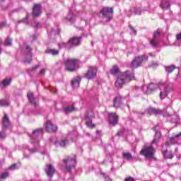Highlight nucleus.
Listing matches in <instances>:
<instances>
[{
	"label": "nucleus",
	"mask_w": 181,
	"mask_h": 181,
	"mask_svg": "<svg viewBox=\"0 0 181 181\" xmlns=\"http://www.w3.org/2000/svg\"><path fill=\"white\" fill-rule=\"evenodd\" d=\"M65 64V70L66 71H70V73H73V71H76L77 70V66H78V60L76 59L68 58L64 61Z\"/></svg>",
	"instance_id": "nucleus-4"
},
{
	"label": "nucleus",
	"mask_w": 181,
	"mask_h": 181,
	"mask_svg": "<svg viewBox=\"0 0 181 181\" xmlns=\"http://www.w3.org/2000/svg\"><path fill=\"white\" fill-rule=\"evenodd\" d=\"M147 112L150 115H158L159 114H162V110L153 107H149L147 109Z\"/></svg>",
	"instance_id": "nucleus-23"
},
{
	"label": "nucleus",
	"mask_w": 181,
	"mask_h": 181,
	"mask_svg": "<svg viewBox=\"0 0 181 181\" xmlns=\"http://www.w3.org/2000/svg\"><path fill=\"white\" fill-rule=\"evenodd\" d=\"M129 27L130 28V29L133 32V33L134 35H136V30H135V28H134V27L132 25H129Z\"/></svg>",
	"instance_id": "nucleus-44"
},
{
	"label": "nucleus",
	"mask_w": 181,
	"mask_h": 181,
	"mask_svg": "<svg viewBox=\"0 0 181 181\" xmlns=\"http://www.w3.org/2000/svg\"><path fill=\"white\" fill-rule=\"evenodd\" d=\"M66 19L68 22H70V23H74V21H76V16H74L73 11H70L66 16Z\"/></svg>",
	"instance_id": "nucleus-25"
},
{
	"label": "nucleus",
	"mask_w": 181,
	"mask_h": 181,
	"mask_svg": "<svg viewBox=\"0 0 181 181\" xmlns=\"http://www.w3.org/2000/svg\"><path fill=\"white\" fill-rule=\"evenodd\" d=\"M80 81H81V79H80V78H76L71 81V86L74 87H78L80 86Z\"/></svg>",
	"instance_id": "nucleus-34"
},
{
	"label": "nucleus",
	"mask_w": 181,
	"mask_h": 181,
	"mask_svg": "<svg viewBox=\"0 0 181 181\" xmlns=\"http://www.w3.org/2000/svg\"><path fill=\"white\" fill-rule=\"evenodd\" d=\"M39 66H35L32 68V71H34V70H36Z\"/></svg>",
	"instance_id": "nucleus-51"
},
{
	"label": "nucleus",
	"mask_w": 181,
	"mask_h": 181,
	"mask_svg": "<svg viewBox=\"0 0 181 181\" xmlns=\"http://www.w3.org/2000/svg\"><path fill=\"white\" fill-rule=\"evenodd\" d=\"M32 62V48L27 45L24 51V64H30Z\"/></svg>",
	"instance_id": "nucleus-9"
},
{
	"label": "nucleus",
	"mask_w": 181,
	"mask_h": 181,
	"mask_svg": "<svg viewBox=\"0 0 181 181\" xmlns=\"http://www.w3.org/2000/svg\"><path fill=\"white\" fill-rule=\"evenodd\" d=\"M162 9H169L170 8V3L169 1H162L160 4Z\"/></svg>",
	"instance_id": "nucleus-30"
},
{
	"label": "nucleus",
	"mask_w": 181,
	"mask_h": 181,
	"mask_svg": "<svg viewBox=\"0 0 181 181\" xmlns=\"http://www.w3.org/2000/svg\"><path fill=\"white\" fill-rule=\"evenodd\" d=\"M121 104H122L121 96H116L113 100V107L119 108V107H121Z\"/></svg>",
	"instance_id": "nucleus-24"
},
{
	"label": "nucleus",
	"mask_w": 181,
	"mask_h": 181,
	"mask_svg": "<svg viewBox=\"0 0 181 181\" xmlns=\"http://www.w3.org/2000/svg\"><path fill=\"white\" fill-rule=\"evenodd\" d=\"M159 138H160V134H159L158 132H156L154 138L151 141V145H153V144H158V142H159Z\"/></svg>",
	"instance_id": "nucleus-36"
},
{
	"label": "nucleus",
	"mask_w": 181,
	"mask_h": 181,
	"mask_svg": "<svg viewBox=\"0 0 181 181\" xmlns=\"http://www.w3.org/2000/svg\"><path fill=\"white\" fill-rule=\"evenodd\" d=\"M6 136V134L5 133V131L2 129V131L0 132V139H4V138Z\"/></svg>",
	"instance_id": "nucleus-41"
},
{
	"label": "nucleus",
	"mask_w": 181,
	"mask_h": 181,
	"mask_svg": "<svg viewBox=\"0 0 181 181\" xmlns=\"http://www.w3.org/2000/svg\"><path fill=\"white\" fill-rule=\"evenodd\" d=\"M4 26H5V23L1 22L0 23V29H2V28H4Z\"/></svg>",
	"instance_id": "nucleus-46"
},
{
	"label": "nucleus",
	"mask_w": 181,
	"mask_h": 181,
	"mask_svg": "<svg viewBox=\"0 0 181 181\" xmlns=\"http://www.w3.org/2000/svg\"><path fill=\"white\" fill-rule=\"evenodd\" d=\"M43 129H37L34 130L32 135L30 136V138L31 139V144H34V145L39 144L40 139L43 136Z\"/></svg>",
	"instance_id": "nucleus-7"
},
{
	"label": "nucleus",
	"mask_w": 181,
	"mask_h": 181,
	"mask_svg": "<svg viewBox=\"0 0 181 181\" xmlns=\"http://www.w3.org/2000/svg\"><path fill=\"white\" fill-rule=\"evenodd\" d=\"M63 162L65 165V170L66 172H71V170L76 168V163L75 158L68 157L64 158Z\"/></svg>",
	"instance_id": "nucleus-8"
},
{
	"label": "nucleus",
	"mask_w": 181,
	"mask_h": 181,
	"mask_svg": "<svg viewBox=\"0 0 181 181\" xmlns=\"http://www.w3.org/2000/svg\"><path fill=\"white\" fill-rule=\"evenodd\" d=\"M181 145V132L174 136L170 137L169 139L166 141L165 146H170V145Z\"/></svg>",
	"instance_id": "nucleus-10"
},
{
	"label": "nucleus",
	"mask_w": 181,
	"mask_h": 181,
	"mask_svg": "<svg viewBox=\"0 0 181 181\" xmlns=\"http://www.w3.org/2000/svg\"><path fill=\"white\" fill-rule=\"evenodd\" d=\"M159 36H160L159 30L156 31L153 34V39L150 41V45H151L153 47H159V44L158 43Z\"/></svg>",
	"instance_id": "nucleus-17"
},
{
	"label": "nucleus",
	"mask_w": 181,
	"mask_h": 181,
	"mask_svg": "<svg viewBox=\"0 0 181 181\" xmlns=\"http://www.w3.org/2000/svg\"><path fill=\"white\" fill-rule=\"evenodd\" d=\"M96 134H100V131H99V130H97V131H96Z\"/></svg>",
	"instance_id": "nucleus-57"
},
{
	"label": "nucleus",
	"mask_w": 181,
	"mask_h": 181,
	"mask_svg": "<svg viewBox=\"0 0 181 181\" xmlns=\"http://www.w3.org/2000/svg\"><path fill=\"white\" fill-rule=\"evenodd\" d=\"M45 129L47 132H56L57 131V126L53 124L49 120L45 124Z\"/></svg>",
	"instance_id": "nucleus-20"
},
{
	"label": "nucleus",
	"mask_w": 181,
	"mask_h": 181,
	"mask_svg": "<svg viewBox=\"0 0 181 181\" xmlns=\"http://www.w3.org/2000/svg\"><path fill=\"white\" fill-rule=\"evenodd\" d=\"M36 149H30V153H35V152H36Z\"/></svg>",
	"instance_id": "nucleus-50"
},
{
	"label": "nucleus",
	"mask_w": 181,
	"mask_h": 181,
	"mask_svg": "<svg viewBox=\"0 0 181 181\" xmlns=\"http://www.w3.org/2000/svg\"><path fill=\"white\" fill-rule=\"evenodd\" d=\"M11 83H12V78H5L1 82L2 86L4 87H8V86H9V84H11Z\"/></svg>",
	"instance_id": "nucleus-35"
},
{
	"label": "nucleus",
	"mask_w": 181,
	"mask_h": 181,
	"mask_svg": "<svg viewBox=\"0 0 181 181\" xmlns=\"http://www.w3.org/2000/svg\"><path fill=\"white\" fill-rule=\"evenodd\" d=\"M9 105V103L6 100H0V107H8Z\"/></svg>",
	"instance_id": "nucleus-38"
},
{
	"label": "nucleus",
	"mask_w": 181,
	"mask_h": 181,
	"mask_svg": "<svg viewBox=\"0 0 181 181\" xmlns=\"http://www.w3.org/2000/svg\"><path fill=\"white\" fill-rule=\"evenodd\" d=\"M79 30H84V28L80 27V28H79Z\"/></svg>",
	"instance_id": "nucleus-55"
},
{
	"label": "nucleus",
	"mask_w": 181,
	"mask_h": 181,
	"mask_svg": "<svg viewBox=\"0 0 181 181\" xmlns=\"http://www.w3.org/2000/svg\"><path fill=\"white\" fill-rule=\"evenodd\" d=\"M108 119H109V124L110 125H112V127H115V125H117V124H118V116L117 115V113L115 112L109 113Z\"/></svg>",
	"instance_id": "nucleus-16"
},
{
	"label": "nucleus",
	"mask_w": 181,
	"mask_h": 181,
	"mask_svg": "<svg viewBox=\"0 0 181 181\" xmlns=\"http://www.w3.org/2000/svg\"><path fill=\"white\" fill-rule=\"evenodd\" d=\"M52 32H53V30H52Z\"/></svg>",
	"instance_id": "nucleus-61"
},
{
	"label": "nucleus",
	"mask_w": 181,
	"mask_h": 181,
	"mask_svg": "<svg viewBox=\"0 0 181 181\" xmlns=\"http://www.w3.org/2000/svg\"><path fill=\"white\" fill-rule=\"evenodd\" d=\"M84 23H87V21L86 20L83 21Z\"/></svg>",
	"instance_id": "nucleus-58"
},
{
	"label": "nucleus",
	"mask_w": 181,
	"mask_h": 181,
	"mask_svg": "<svg viewBox=\"0 0 181 181\" xmlns=\"http://www.w3.org/2000/svg\"><path fill=\"white\" fill-rule=\"evenodd\" d=\"M155 152H156V150L152 145H144L140 151V153L147 159H155Z\"/></svg>",
	"instance_id": "nucleus-3"
},
{
	"label": "nucleus",
	"mask_w": 181,
	"mask_h": 181,
	"mask_svg": "<svg viewBox=\"0 0 181 181\" xmlns=\"http://www.w3.org/2000/svg\"><path fill=\"white\" fill-rule=\"evenodd\" d=\"M160 86V83L158 84V83H151L150 84H148V86L146 87V90L144 91V93L146 94H152L153 91H156V90L159 88Z\"/></svg>",
	"instance_id": "nucleus-14"
},
{
	"label": "nucleus",
	"mask_w": 181,
	"mask_h": 181,
	"mask_svg": "<svg viewBox=\"0 0 181 181\" xmlns=\"http://www.w3.org/2000/svg\"><path fill=\"white\" fill-rule=\"evenodd\" d=\"M97 76V67L95 66H90L87 72L85 74V78H88V80H93Z\"/></svg>",
	"instance_id": "nucleus-13"
},
{
	"label": "nucleus",
	"mask_w": 181,
	"mask_h": 181,
	"mask_svg": "<svg viewBox=\"0 0 181 181\" xmlns=\"http://www.w3.org/2000/svg\"><path fill=\"white\" fill-rule=\"evenodd\" d=\"M4 46H12V38L7 37L4 41Z\"/></svg>",
	"instance_id": "nucleus-37"
},
{
	"label": "nucleus",
	"mask_w": 181,
	"mask_h": 181,
	"mask_svg": "<svg viewBox=\"0 0 181 181\" xmlns=\"http://www.w3.org/2000/svg\"><path fill=\"white\" fill-rule=\"evenodd\" d=\"M175 69L176 66L175 65L165 66V70L168 74H170Z\"/></svg>",
	"instance_id": "nucleus-32"
},
{
	"label": "nucleus",
	"mask_w": 181,
	"mask_h": 181,
	"mask_svg": "<svg viewBox=\"0 0 181 181\" xmlns=\"http://www.w3.org/2000/svg\"><path fill=\"white\" fill-rule=\"evenodd\" d=\"M136 15H141V11H136Z\"/></svg>",
	"instance_id": "nucleus-53"
},
{
	"label": "nucleus",
	"mask_w": 181,
	"mask_h": 181,
	"mask_svg": "<svg viewBox=\"0 0 181 181\" xmlns=\"http://www.w3.org/2000/svg\"><path fill=\"white\" fill-rule=\"evenodd\" d=\"M82 37H73L69 40L67 42H62L59 44L58 46L59 49H67V50H70V49H73V47H76L78 46L81 43Z\"/></svg>",
	"instance_id": "nucleus-2"
},
{
	"label": "nucleus",
	"mask_w": 181,
	"mask_h": 181,
	"mask_svg": "<svg viewBox=\"0 0 181 181\" xmlns=\"http://www.w3.org/2000/svg\"><path fill=\"white\" fill-rule=\"evenodd\" d=\"M45 52L47 54H52V56H57L59 54V50L55 49H47Z\"/></svg>",
	"instance_id": "nucleus-27"
},
{
	"label": "nucleus",
	"mask_w": 181,
	"mask_h": 181,
	"mask_svg": "<svg viewBox=\"0 0 181 181\" xmlns=\"http://www.w3.org/2000/svg\"><path fill=\"white\" fill-rule=\"evenodd\" d=\"M95 117V115H94V112L91 111L86 113L85 121L88 128H94V127H95V124H93V119H94Z\"/></svg>",
	"instance_id": "nucleus-11"
},
{
	"label": "nucleus",
	"mask_w": 181,
	"mask_h": 181,
	"mask_svg": "<svg viewBox=\"0 0 181 181\" xmlns=\"http://www.w3.org/2000/svg\"><path fill=\"white\" fill-rule=\"evenodd\" d=\"M100 15H102V18L105 22H110L112 19V14L114 13V9L110 7H104L100 12Z\"/></svg>",
	"instance_id": "nucleus-6"
},
{
	"label": "nucleus",
	"mask_w": 181,
	"mask_h": 181,
	"mask_svg": "<svg viewBox=\"0 0 181 181\" xmlns=\"http://www.w3.org/2000/svg\"><path fill=\"white\" fill-rule=\"evenodd\" d=\"M154 131H156V127H154Z\"/></svg>",
	"instance_id": "nucleus-59"
},
{
	"label": "nucleus",
	"mask_w": 181,
	"mask_h": 181,
	"mask_svg": "<svg viewBox=\"0 0 181 181\" xmlns=\"http://www.w3.org/2000/svg\"><path fill=\"white\" fill-rule=\"evenodd\" d=\"M8 128H11V122L9 121V117H8V115L4 114L2 121V129L3 131H6Z\"/></svg>",
	"instance_id": "nucleus-19"
},
{
	"label": "nucleus",
	"mask_w": 181,
	"mask_h": 181,
	"mask_svg": "<svg viewBox=\"0 0 181 181\" xmlns=\"http://www.w3.org/2000/svg\"><path fill=\"white\" fill-rule=\"evenodd\" d=\"M160 98V100H165L168 97V94L172 91V84L170 83H160L159 86Z\"/></svg>",
	"instance_id": "nucleus-5"
},
{
	"label": "nucleus",
	"mask_w": 181,
	"mask_h": 181,
	"mask_svg": "<svg viewBox=\"0 0 181 181\" xmlns=\"http://www.w3.org/2000/svg\"><path fill=\"white\" fill-rule=\"evenodd\" d=\"M9 170H16V169H19V167L16 166V164H13L8 168Z\"/></svg>",
	"instance_id": "nucleus-42"
},
{
	"label": "nucleus",
	"mask_w": 181,
	"mask_h": 181,
	"mask_svg": "<svg viewBox=\"0 0 181 181\" xmlns=\"http://www.w3.org/2000/svg\"><path fill=\"white\" fill-rule=\"evenodd\" d=\"M6 177H9V173H2L0 175V179H1V180L6 179Z\"/></svg>",
	"instance_id": "nucleus-39"
},
{
	"label": "nucleus",
	"mask_w": 181,
	"mask_h": 181,
	"mask_svg": "<svg viewBox=\"0 0 181 181\" xmlns=\"http://www.w3.org/2000/svg\"><path fill=\"white\" fill-rule=\"evenodd\" d=\"M148 56H151V57H155V54H153L152 52L148 53Z\"/></svg>",
	"instance_id": "nucleus-52"
},
{
	"label": "nucleus",
	"mask_w": 181,
	"mask_h": 181,
	"mask_svg": "<svg viewBox=\"0 0 181 181\" xmlns=\"http://www.w3.org/2000/svg\"><path fill=\"white\" fill-rule=\"evenodd\" d=\"M124 181H135L134 178L129 177L124 180Z\"/></svg>",
	"instance_id": "nucleus-45"
},
{
	"label": "nucleus",
	"mask_w": 181,
	"mask_h": 181,
	"mask_svg": "<svg viewBox=\"0 0 181 181\" xmlns=\"http://www.w3.org/2000/svg\"><path fill=\"white\" fill-rule=\"evenodd\" d=\"M168 119H170V122L173 124H177L180 121L179 116L176 115H169Z\"/></svg>",
	"instance_id": "nucleus-26"
},
{
	"label": "nucleus",
	"mask_w": 181,
	"mask_h": 181,
	"mask_svg": "<svg viewBox=\"0 0 181 181\" xmlns=\"http://www.w3.org/2000/svg\"><path fill=\"white\" fill-rule=\"evenodd\" d=\"M134 79L135 75L134 74L133 71H127L118 76L115 83V86L117 88H122V86H124L127 81H131Z\"/></svg>",
	"instance_id": "nucleus-1"
},
{
	"label": "nucleus",
	"mask_w": 181,
	"mask_h": 181,
	"mask_svg": "<svg viewBox=\"0 0 181 181\" xmlns=\"http://www.w3.org/2000/svg\"><path fill=\"white\" fill-rule=\"evenodd\" d=\"M77 109L74 107V106H68L64 108V111L66 112V114H69V112H73L74 111H76Z\"/></svg>",
	"instance_id": "nucleus-33"
},
{
	"label": "nucleus",
	"mask_w": 181,
	"mask_h": 181,
	"mask_svg": "<svg viewBox=\"0 0 181 181\" xmlns=\"http://www.w3.org/2000/svg\"><path fill=\"white\" fill-rule=\"evenodd\" d=\"M101 175H103V177L105 179V181H111V178L110 177V176L104 173H102Z\"/></svg>",
	"instance_id": "nucleus-40"
},
{
	"label": "nucleus",
	"mask_w": 181,
	"mask_h": 181,
	"mask_svg": "<svg viewBox=\"0 0 181 181\" xmlns=\"http://www.w3.org/2000/svg\"><path fill=\"white\" fill-rule=\"evenodd\" d=\"M118 136H122V131H119V132L117 133V134Z\"/></svg>",
	"instance_id": "nucleus-47"
},
{
	"label": "nucleus",
	"mask_w": 181,
	"mask_h": 181,
	"mask_svg": "<svg viewBox=\"0 0 181 181\" xmlns=\"http://www.w3.org/2000/svg\"><path fill=\"white\" fill-rule=\"evenodd\" d=\"M143 90H145V86L143 87Z\"/></svg>",
	"instance_id": "nucleus-60"
},
{
	"label": "nucleus",
	"mask_w": 181,
	"mask_h": 181,
	"mask_svg": "<svg viewBox=\"0 0 181 181\" xmlns=\"http://www.w3.org/2000/svg\"><path fill=\"white\" fill-rule=\"evenodd\" d=\"M162 153L163 156H165L167 159H172V158H173V153H172L170 151H164L162 149Z\"/></svg>",
	"instance_id": "nucleus-29"
},
{
	"label": "nucleus",
	"mask_w": 181,
	"mask_h": 181,
	"mask_svg": "<svg viewBox=\"0 0 181 181\" xmlns=\"http://www.w3.org/2000/svg\"><path fill=\"white\" fill-rule=\"evenodd\" d=\"M146 60H148V57L145 55L136 57L134 60L132 62V67L133 69H136L137 67H139L141 64H142L143 62H145Z\"/></svg>",
	"instance_id": "nucleus-12"
},
{
	"label": "nucleus",
	"mask_w": 181,
	"mask_h": 181,
	"mask_svg": "<svg viewBox=\"0 0 181 181\" xmlns=\"http://www.w3.org/2000/svg\"><path fill=\"white\" fill-rule=\"evenodd\" d=\"M56 169L54 168V167H53L52 164L46 165L45 173L48 177H49V179H52V177H53V175H54Z\"/></svg>",
	"instance_id": "nucleus-18"
},
{
	"label": "nucleus",
	"mask_w": 181,
	"mask_h": 181,
	"mask_svg": "<svg viewBox=\"0 0 181 181\" xmlns=\"http://www.w3.org/2000/svg\"><path fill=\"white\" fill-rule=\"evenodd\" d=\"M110 74H112V76L119 74V68H118L117 66H113V67L110 69Z\"/></svg>",
	"instance_id": "nucleus-31"
},
{
	"label": "nucleus",
	"mask_w": 181,
	"mask_h": 181,
	"mask_svg": "<svg viewBox=\"0 0 181 181\" xmlns=\"http://www.w3.org/2000/svg\"><path fill=\"white\" fill-rule=\"evenodd\" d=\"M42 13V6L40 4L34 5L33 8V16L37 18Z\"/></svg>",
	"instance_id": "nucleus-22"
},
{
	"label": "nucleus",
	"mask_w": 181,
	"mask_h": 181,
	"mask_svg": "<svg viewBox=\"0 0 181 181\" xmlns=\"http://www.w3.org/2000/svg\"><path fill=\"white\" fill-rule=\"evenodd\" d=\"M69 137L62 138V139L57 140L54 142V145L57 147L64 148V147L67 146V145H69Z\"/></svg>",
	"instance_id": "nucleus-15"
},
{
	"label": "nucleus",
	"mask_w": 181,
	"mask_h": 181,
	"mask_svg": "<svg viewBox=\"0 0 181 181\" xmlns=\"http://www.w3.org/2000/svg\"><path fill=\"white\" fill-rule=\"evenodd\" d=\"M43 74H45V69H42V70L40 71V76H43Z\"/></svg>",
	"instance_id": "nucleus-48"
},
{
	"label": "nucleus",
	"mask_w": 181,
	"mask_h": 181,
	"mask_svg": "<svg viewBox=\"0 0 181 181\" xmlns=\"http://www.w3.org/2000/svg\"><path fill=\"white\" fill-rule=\"evenodd\" d=\"M27 97L31 105H33V107H36L37 105V103H39V99L37 98H35L32 93H28Z\"/></svg>",
	"instance_id": "nucleus-21"
},
{
	"label": "nucleus",
	"mask_w": 181,
	"mask_h": 181,
	"mask_svg": "<svg viewBox=\"0 0 181 181\" xmlns=\"http://www.w3.org/2000/svg\"><path fill=\"white\" fill-rule=\"evenodd\" d=\"M37 36H36V35H33L32 36H31V37H33V38H35V37H36Z\"/></svg>",
	"instance_id": "nucleus-56"
},
{
	"label": "nucleus",
	"mask_w": 181,
	"mask_h": 181,
	"mask_svg": "<svg viewBox=\"0 0 181 181\" xmlns=\"http://www.w3.org/2000/svg\"><path fill=\"white\" fill-rule=\"evenodd\" d=\"M29 19V15H27L25 18L18 21V23H21V22H25V21H28Z\"/></svg>",
	"instance_id": "nucleus-43"
},
{
	"label": "nucleus",
	"mask_w": 181,
	"mask_h": 181,
	"mask_svg": "<svg viewBox=\"0 0 181 181\" xmlns=\"http://www.w3.org/2000/svg\"><path fill=\"white\" fill-rule=\"evenodd\" d=\"M152 64H153V66H158V63L157 62H153Z\"/></svg>",
	"instance_id": "nucleus-54"
},
{
	"label": "nucleus",
	"mask_w": 181,
	"mask_h": 181,
	"mask_svg": "<svg viewBox=\"0 0 181 181\" xmlns=\"http://www.w3.org/2000/svg\"><path fill=\"white\" fill-rule=\"evenodd\" d=\"M122 158L125 160H132L134 158L132 157V154L129 152H123L122 153Z\"/></svg>",
	"instance_id": "nucleus-28"
},
{
	"label": "nucleus",
	"mask_w": 181,
	"mask_h": 181,
	"mask_svg": "<svg viewBox=\"0 0 181 181\" xmlns=\"http://www.w3.org/2000/svg\"><path fill=\"white\" fill-rule=\"evenodd\" d=\"M2 45V40H1V38H0V46H1ZM2 53V49L0 48V54H1Z\"/></svg>",
	"instance_id": "nucleus-49"
}]
</instances>
